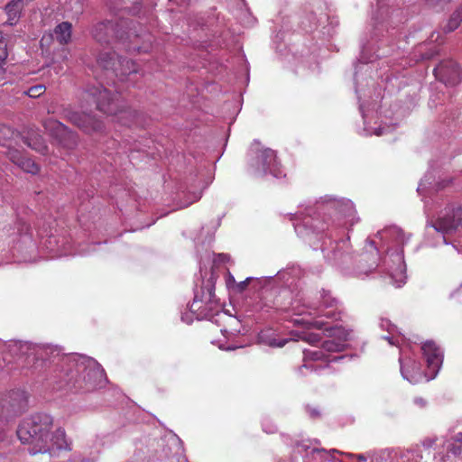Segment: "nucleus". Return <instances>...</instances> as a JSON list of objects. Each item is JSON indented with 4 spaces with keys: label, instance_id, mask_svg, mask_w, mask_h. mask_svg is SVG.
<instances>
[{
    "label": "nucleus",
    "instance_id": "f257e3e1",
    "mask_svg": "<svg viewBox=\"0 0 462 462\" xmlns=\"http://www.w3.org/2000/svg\"><path fill=\"white\" fill-rule=\"evenodd\" d=\"M295 232L314 249L322 241L320 250L324 258L340 267L346 275L364 279L376 268L387 274L379 263L380 249L376 239H366L365 252L356 255L351 252L349 237L331 240L332 233L338 228L353 226L359 221L353 202L346 199L326 195L313 205H300L295 214H291Z\"/></svg>",
    "mask_w": 462,
    "mask_h": 462
},
{
    "label": "nucleus",
    "instance_id": "f03ea898",
    "mask_svg": "<svg viewBox=\"0 0 462 462\" xmlns=\"http://www.w3.org/2000/svg\"><path fill=\"white\" fill-rule=\"evenodd\" d=\"M7 352L16 359L25 374H40L46 368L52 374L48 380L53 389L68 387L74 392H91L106 383L104 369L94 358L80 354H63L58 346L12 340Z\"/></svg>",
    "mask_w": 462,
    "mask_h": 462
},
{
    "label": "nucleus",
    "instance_id": "7ed1b4c3",
    "mask_svg": "<svg viewBox=\"0 0 462 462\" xmlns=\"http://www.w3.org/2000/svg\"><path fill=\"white\" fill-rule=\"evenodd\" d=\"M304 298L308 306L314 308L312 313H306L300 318L293 319L294 324L307 327H314L322 330L328 339L322 341L321 347L317 349L303 350V365L299 372L307 375V371L322 374L328 369V363L337 362L346 358L345 356H334L333 353L341 352L346 346V341L352 338L353 331L338 325H329L321 319L322 317L331 319H340L339 300L333 297L329 291L322 290L319 296V303H310L305 294L299 291Z\"/></svg>",
    "mask_w": 462,
    "mask_h": 462
},
{
    "label": "nucleus",
    "instance_id": "20e7f679",
    "mask_svg": "<svg viewBox=\"0 0 462 462\" xmlns=\"http://www.w3.org/2000/svg\"><path fill=\"white\" fill-rule=\"evenodd\" d=\"M402 12L394 8L393 5L383 3V0H378V8L375 15L373 17V32H371V39H363L361 41V54L357 64L355 68V84L356 93L360 102L359 110L364 120V134L365 135H377L381 136L386 133L390 126L387 127H372L368 124V114L365 109V104L361 102L363 91L361 80L363 73H367L371 67L368 63H373L376 58L384 55L376 53L379 51V43L383 44V40L380 37H384L383 31L389 32L390 28H394L402 22Z\"/></svg>",
    "mask_w": 462,
    "mask_h": 462
},
{
    "label": "nucleus",
    "instance_id": "39448f33",
    "mask_svg": "<svg viewBox=\"0 0 462 462\" xmlns=\"http://www.w3.org/2000/svg\"><path fill=\"white\" fill-rule=\"evenodd\" d=\"M411 235L404 234L396 226H387L378 231L371 239H376L379 249L385 248L386 255L382 260V267L397 288L406 282V264L403 256V246L408 243Z\"/></svg>",
    "mask_w": 462,
    "mask_h": 462
},
{
    "label": "nucleus",
    "instance_id": "423d86ee",
    "mask_svg": "<svg viewBox=\"0 0 462 462\" xmlns=\"http://www.w3.org/2000/svg\"><path fill=\"white\" fill-rule=\"evenodd\" d=\"M94 38L100 42H109L110 37H115L126 51L147 52L151 48L152 35L143 29H137L135 24L121 19L114 23L106 21L98 23L93 29Z\"/></svg>",
    "mask_w": 462,
    "mask_h": 462
},
{
    "label": "nucleus",
    "instance_id": "0eeeda50",
    "mask_svg": "<svg viewBox=\"0 0 462 462\" xmlns=\"http://www.w3.org/2000/svg\"><path fill=\"white\" fill-rule=\"evenodd\" d=\"M421 351L427 363V371L424 374L420 365L401 347L399 357L401 374L404 380L412 384L421 382L424 377L427 382L434 379L443 363V350L434 341L429 340L423 343Z\"/></svg>",
    "mask_w": 462,
    "mask_h": 462
},
{
    "label": "nucleus",
    "instance_id": "6e6552de",
    "mask_svg": "<svg viewBox=\"0 0 462 462\" xmlns=\"http://www.w3.org/2000/svg\"><path fill=\"white\" fill-rule=\"evenodd\" d=\"M53 420L47 413H36L25 418L17 429V437L23 444L28 445L31 455L47 453L51 450L50 431Z\"/></svg>",
    "mask_w": 462,
    "mask_h": 462
},
{
    "label": "nucleus",
    "instance_id": "1a4fd4ad",
    "mask_svg": "<svg viewBox=\"0 0 462 462\" xmlns=\"http://www.w3.org/2000/svg\"><path fill=\"white\" fill-rule=\"evenodd\" d=\"M255 311L263 314L271 315L279 313L285 315V318L293 319L300 318V315L312 313L311 306H308L304 302V298L300 292L293 293L290 289L284 288L280 291L275 299L271 296L263 297L254 306Z\"/></svg>",
    "mask_w": 462,
    "mask_h": 462
},
{
    "label": "nucleus",
    "instance_id": "9d476101",
    "mask_svg": "<svg viewBox=\"0 0 462 462\" xmlns=\"http://www.w3.org/2000/svg\"><path fill=\"white\" fill-rule=\"evenodd\" d=\"M462 226V208L459 205H448L440 213L435 222L427 226V236L433 240L429 244L431 246L448 245V237L456 233Z\"/></svg>",
    "mask_w": 462,
    "mask_h": 462
},
{
    "label": "nucleus",
    "instance_id": "9b49d317",
    "mask_svg": "<svg viewBox=\"0 0 462 462\" xmlns=\"http://www.w3.org/2000/svg\"><path fill=\"white\" fill-rule=\"evenodd\" d=\"M27 402V393L21 389L0 395V442L4 441L5 437L4 422L23 412Z\"/></svg>",
    "mask_w": 462,
    "mask_h": 462
},
{
    "label": "nucleus",
    "instance_id": "f8f14e48",
    "mask_svg": "<svg viewBox=\"0 0 462 462\" xmlns=\"http://www.w3.org/2000/svg\"><path fill=\"white\" fill-rule=\"evenodd\" d=\"M83 98L87 102H93L96 108L104 114L115 116L130 114L128 110L124 109L118 97H112L111 92L100 85L88 88L84 92Z\"/></svg>",
    "mask_w": 462,
    "mask_h": 462
},
{
    "label": "nucleus",
    "instance_id": "ddd939ff",
    "mask_svg": "<svg viewBox=\"0 0 462 462\" xmlns=\"http://www.w3.org/2000/svg\"><path fill=\"white\" fill-rule=\"evenodd\" d=\"M214 291L211 287L207 288V292L203 291L201 299L198 293L195 294L193 302L189 306V310L181 314V320L190 324L193 319H208L213 317L217 303L214 300Z\"/></svg>",
    "mask_w": 462,
    "mask_h": 462
},
{
    "label": "nucleus",
    "instance_id": "4468645a",
    "mask_svg": "<svg viewBox=\"0 0 462 462\" xmlns=\"http://www.w3.org/2000/svg\"><path fill=\"white\" fill-rule=\"evenodd\" d=\"M97 62L105 69H112L120 81L132 82L133 78L138 73L136 64L134 61L123 59L115 52L101 53Z\"/></svg>",
    "mask_w": 462,
    "mask_h": 462
},
{
    "label": "nucleus",
    "instance_id": "2eb2a0df",
    "mask_svg": "<svg viewBox=\"0 0 462 462\" xmlns=\"http://www.w3.org/2000/svg\"><path fill=\"white\" fill-rule=\"evenodd\" d=\"M250 167L257 176L272 175L274 178L285 176L283 170L277 160L276 153L270 148H263L255 152L250 162Z\"/></svg>",
    "mask_w": 462,
    "mask_h": 462
},
{
    "label": "nucleus",
    "instance_id": "dca6fc26",
    "mask_svg": "<svg viewBox=\"0 0 462 462\" xmlns=\"http://www.w3.org/2000/svg\"><path fill=\"white\" fill-rule=\"evenodd\" d=\"M435 77L446 86H456L462 81V71L452 60H443L434 69Z\"/></svg>",
    "mask_w": 462,
    "mask_h": 462
},
{
    "label": "nucleus",
    "instance_id": "f3484780",
    "mask_svg": "<svg viewBox=\"0 0 462 462\" xmlns=\"http://www.w3.org/2000/svg\"><path fill=\"white\" fill-rule=\"evenodd\" d=\"M68 119L85 133L90 134L102 129V122L87 113L67 112Z\"/></svg>",
    "mask_w": 462,
    "mask_h": 462
},
{
    "label": "nucleus",
    "instance_id": "a211bd4d",
    "mask_svg": "<svg viewBox=\"0 0 462 462\" xmlns=\"http://www.w3.org/2000/svg\"><path fill=\"white\" fill-rule=\"evenodd\" d=\"M297 448L299 452L307 451L305 462H342L334 456V453H338L337 449L327 451L325 449L312 448L310 451H308L310 447L305 442L298 443Z\"/></svg>",
    "mask_w": 462,
    "mask_h": 462
},
{
    "label": "nucleus",
    "instance_id": "6ab92c4d",
    "mask_svg": "<svg viewBox=\"0 0 462 462\" xmlns=\"http://www.w3.org/2000/svg\"><path fill=\"white\" fill-rule=\"evenodd\" d=\"M5 153L8 159L23 171L31 174H37L39 172V166L31 158L24 156L19 150L8 148Z\"/></svg>",
    "mask_w": 462,
    "mask_h": 462
},
{
    "label": "nucleus",
    "instance_id": "aec40b11",
    "mask_svg": "<svg viewBox=\"0 0 462 462\" xmlns=\"http://www.w3.org/2000/svg\"><path fill=\"white\" fill-rule=\"evenodd\" d=\"M448 182L446 180L435 181L433 173L428 171L421 179L417 191L423 197V199H426L428 196H431L434 192L443 189Z\"/></svg>",
    "mask_w": 462,
    "mask_h": 462
},
{
    "label": "nucleus",
    "instance_id": "412c9836",
    "mask_svg": "<svg viewBox=\"0 0 462 462\" xmlns=\"http://www.w3.org/2000/svg\"><path fill=\"white\" fill-rule=\"evenodd\" d=\"M216 311V322L223 321L224 326L221 328L220 331L225 337L228 336H236L241 331V321L232 315H228L225 312L219 313L217 310Z\"/></svg>",
    "mask_w": 462,
    "mask_h": 462
},
{
    "label": "nucleus",
    "instance_id": "4be33fe9",
    "mask_svg": "<svg viewBox=\"0 0 462 462\" xmlns=\"http://www.w3.org/2000/svg\"><path fill=\"white\" fill-rule=\"evenodd\" d=\"M380 328L388 332V335L383 337V339L387 340L390 345H400V333L395 325L392 324L387 319H382Z\"/></svg>",
    "mask_w": 462,
    "mask_h": 462
},
{
    "label": "nucleus",
    "instance_id": "5701e85b",
    "mask_svg": "<svg viewBox=\"0 0 462 462\" xmlns=\"http://www.w3.org/2000/svg\"><path fill=\"white\" fill-rule=\"evenodd\" d=\"M443 446L447 448L448 454L447 456H438L435 457V459H438L439 462H446V458L450 457V454L454 457L457 456L461 452L462 447V433H458L456 436V439L454 441L447 440L444 442Z\"/></svg>",
    "mask_w": 462,
    "mask_h": 462
},
{
    "label": "nucleus",
    "instance_id": "b1692460",
    "mask_svg": "<svg viewBox=\"0 0 462 462\" xmlns=\"http://www.w3.org/2000/svg\"><path fill=\"white\" fill-rule=\"evenodd\" d=\"M72 26L69 22L59 23L54 29V36L60 44H67L71 39Z\"/></svg>",
    "mask_w": 462,
    "mask_h": 462
},
{
    "label": "nucleus",
    "instance_id": "393cba45",
    "mask_svg": "<svg viewBox=\"0 0 462 462\" xmlns=\"http://www.w3.org/2000/svg\"><path fill=\"white\" fill-rule=\"evenodd\" d=\"M51 450L49 453L54 452V449H66L68 443L66 440V434L63 430H57L51 436L50 435Z\"/></svg>",
    "mask_w": 462,
    "mask_h": 462
},
{
    "label": "nucleus",
    "instance_id": "a878e982",
    "mask_svg": "<svg viewBox=\"0 0 462 462\" xmlns=\"http://www.w3.org/2000/svg\"><path fill=\"white\" fill-rule=\"evenodd\" d=\"M398 462H420L422 459L421 450L419 447L400 452Z\"/></svg>",
    "mask_w": 462,
    "mask_h": 462
},
{
    "label": "nucleus",
    "instance_id": "bb28decb",
    "mask_svg": "<svg viewBox=\"0 0 462 462\" xmlns=\"http://www.w3.org/2000/svg\"><path fill=\"white\" fill-rule=\"evenodd\" d=\"M23 8V0H12L5 6L6 14L9 17L10 24L14 23V21L18 17Z\"/></svg>",
    "mask_w": 462,
    "mask_h": 462
},
{
    "label": "nucleus",
    "instance_id": "cd10ccee",
    "mask_svg": "<svg viewBox=\"0 0 462 462\" xmlns=\"http://www.w3.org/2000/svg\"><path fill=\"white\" fill-rule=\"evenodd\" d=\"M462 22V5H459L454 13L451 14L450 18L448 21L447 25L444 28L446 32H450L456 30L460 23Z\"/></svg>",
    "mask_w": 462,
    "mask_h": 462
},
{
    "label": "nucleus",
    "instance_id": "c85d7f7f",
    "mask_svg": "<svg viewBox=\"0 0 462 462\" xmlns=\"http://www.w3.org/2000/svg\"><path fill=\"white\" fill-rule=\"evenodd\" d=\"M170 442L171 445L177 447L178 450L175 455L171 457V461L173 462L176 460L177 462H188L187 458L182 455V442L177 436H172L170 439Z\"/></svg>",
    "mask_w": 462,
    "mask_h": 462
},
{
    "label": "nucleus",
    "instance_id": "c756f323",
    "mask_svg": "<svg viewBox=\"0 0 462 462\" xmlns=\"http://www.w3.org/2000/svg\"><path fill=\"white\" fill-rule=\"evenodd\" d=\"M15 228L17 229L16 234L21 236L24 243H32V235L29 234L30 226L24 221L18 220ZM14 234H15L14 231L13 232V235Z\"/></svg>",
    "mask_w": 462,
    "mask_h": 462
},
{
    "label": "nucleus",
    "instance_id": "7c9ffc66",
    "mask_svg": "<svg viewBox=\"0 0 462 462\" xmlns=\"http://www.w3.org/2000/svg\"><path fill=\"white\" fill-rule=\"evenodd\" d=\"M299 273V270L296 268H288L284 271L279 272L277 273L278 279L283 280L285 284H291L292 282H290V278H293Z\"/></svg>",
    "mask_w": 462,
    "mask_h": 462
},
{
    "label": "nucleus",
    "instance_id": "2f4dec72",
    "mask_svg": "<svg viewBox=\"0 0 462 462\" xmlns=\"http://www.w3.org/2000/svg\"><path fill=\"white\" fill-rule=\"evenodd\" d=\"M97 457L88 456L86 454H74L70 459V462H97Z\"/></svg>",
    "mask_w": 462,
    "mask_h": 462
},
{
    "label": "nucleus",
    "instance_id": "473e14b6",
    "mask_svg": "<svg viewBox=\"0 0 462 462\" xmlns=\"http://www.w3.org/2000/svg\"><path fill=\"white\" fill-rule=\"evenodd\" d=\"M45 92V87L43 85H36L31 87L26 94L32 98L41 97Z\"/></svg>",
    "mask_w": 462,
    "mask_h": 462
},
{
    "label": "nucleus",
    "instance_id": "72a5a7b5",
    "mask_svg": "<svg viewBox=\"0 0 462 462\" xmlns=\"http://www.w3.org/2000/svg\"><path fill=\"white\" fill-rule=\"evenodd\" d=\"M263 430L268 434L276 432V426L273 424L271 419L264 418L262 421Z\"/></svg>",
    "mask_w": 462,
    "mask_h": 462
},
{
    "label": "nucleus",
    "instance_id": "f704fd0d",
    "mask_svg": "<svg viewBox=\"0 0 462 462\" xmlns=\"http://www.w3.org/2000/svg\"><path fill=\"white\" fill-rule=\"evenodd\" d=\"M393 453H394V457L397 456L396 451H393V450H389V449L381 450L378 454L373 455L372 458H373V461L378 462L379 458L386 459L387 457H393Z\"/></svg>",
    "mask_w": 462,
    "mask_h": 462
},
{
    "label": "nucleus",
    "instance_id": "c9c22d12",
    "mask_svg": "<svg viewBox=\"0 0 462 462\" xmlns=\"http://www.w3.org/2000/svg\"><path fill=\"white\" fill-rule=\"evenodd\" d=\"M320 19H318L316 14H310V17L308 18V22L302 21V25L305 30H312L319 23Z\"/></svg>",
    "mask_w": 462,
    "mask_h": 462
},
{
    "label": "nucleus",
    "instance_id": "e433bc0d",
    "mask_svg": "<svg viewBox=\"0 0 462 462\" xmlns=\"http://www.w3.org/2000/svg\"><path fill=\"white\" fill-rule=\"evenodd\" d=\"M12 135V130L9 126L0 124V143L5 145V141Z\"/></svg>",
    "mask_w": 462,
    "mask_h": 462
},
{
    "label": "nucleus",
    "instance_id": "4c0bfd02",
    "mask_svg": "<svg viewBox=\"0 0 462 462\" xmlns=\"http://www.w3.org/2000/svg\"><path fill=\"white\" fill-rule=\"evenodd\" d=\"M303 340L314 346L321 341V337L318 333H307L304 335Z\"/></svg>",
    "mask_w": 462,
    "mask_h": 462
},
{
    "label": "nucleus",
    "instance_id": "58836bf2",
    "mask_svg": "<svg viewBox=\"0 0 462 462\" xmlns=\"http://www.w3.org/2000/svg\"><path fill=\"white\" fill-rule=\"evenodd\" d=\"M218 225H219V223H217L216 225H214V226L212 227L213 230L211 232H208L206 236H203V234L201 233L197 237L198 242L201 243V244H204L206 242H210L212 240V238H213L214 232L217 229Z\"/></svg>",
    "mask_w": 462,
    "mask_h": 462
},
{
    "label": "nucleus",
    "instance_id": "ea45409f",
    "mask_svg": "<svg viewBox=\"0 0 462 462\" xmlns=\"http://www.w3.org/2000/svg\"><path fill=\"white\" fill-rule=\"evenodd\" d=\"M450 2L451 0H429V5L439 11L444 9Z\"/></svg>",
    "mask_w": 462,
    "mask_h": 462
},
{
    "label": "nucleus",
    "instance_id": "a19ab883",
    "mask_svg": "<svg viewBox=\"0 0 462 462\" xmlns=\"http://www.w3.org/2000/svg\"><path fill=\"white\" fill-rule=\"evenodd\" d=\"M28 146H30L31 148L36 150V151H39L41 152H44L45 150H46V146L44 145L42 138H36L35 141H34V143L32 144V143H27Z\"/></svg>",
    "mask_w": 462,
    "mask_h": 462
},
{
    "label": "nucleus",
    "instance_id": "79ce46f5",
    "mask_svg": "<svg viewBox=\"0 0 462 462\" xmlns=\"http://www.w3.org/2000/svg\"><path fill=\"white\" fill-rule=\"evenodd\" d=\"M252 277H247L245 281H242L236 284L237 291L242 292L247 287L248 282L252 280Z\"/></svg>",
    "mask_w": 462,
    "mask_h": 462
},
{
    "label": "nucleus",
    "instance_id": "37998d69",
    "mask_svg": "<svg viewBox=\"0 0 462 462\" xmlns=\"http://www.w3.org/2000/svg\"><path fill=\"white\" fill-rule=\"evenodd\" d=\"M341 454L345 455L346 457H350V458L356 457L359 462H365L367 459V457L364 454H358V455H355L352 453H341Z\"/></svg>",
    "mask_w": 462,
    "mask_h": 462
},
{
    "label": "nucleus",
    "instance_id": "c03bdc74",
    "mask_svg": "<svg viewBox=\"0 0 462 462\" xmlns=\"http://www.w3.org/2000/svg\"><path fill=\"white\" fill-rule=\"evenodd\" d=\"M413 402H414L415 405H417L420 408H424L426 406V404H427L426 400L423 399L422 397H416L413 400Z\"/></svg>",
    "mask_w": 462,
    "mask_h": 462
},
{
    "label": "nucleus",
    "instance_id": "a18cd8bd",
    "mask_svg": "<svg viewBox=\"0 0 462 462\" xmlns=\"http://www.w3.org/2000/svg\"><path fill=\"white\" fill-rule=\"evenodd\" d=\"M286 342H287V340H284V339H282V340L273 339L270 342V346L282 347Z\"/></svg>",
    "mask_w": 462,
    "mask_h": 462
},
{
    "label": "nucleus",
    "instance_id": "49530a36",
    "mask_svg": "<svg viewBox=\"0 0 462 462\" xmlns=\"http://www.w3.org/2000/svg\"><path fill=\"white\" fill-rule=\"evenodd\" d=\"M308 412L311 418H316L319 416V411L316 408H308Z\"/></svg>",
    "mask_w": 462,
    "mask_h": 462
},
{
    "label": "nucleus",
    "instance_id": "de8ad7c7",
    "mask_svg": "<svg viewBox=\"0 0 462 462\" xmlns=\"http://www.w3.org/2000/svg\"><path fill=\"white\" fill-rule=\"evenodd\" d=\"M217 258L219 262L225 263L229 260V255L226 254H217Z\"/></svg>",
    "mask_w": 462,
    "mask_h": 462
},
{
    "label": "nucleus",
    "instance_id": "09e8293b",
    "mask_svg": "<svg viewBox=\"0 0 462 462\" xmlns=\"http://www.w3.org/2000/svg\"><path fill=\"white\" fill-rule=\"evenodd\" d=\"M6 57L7 54L5 52H4L3 55H0V68H2L5 65Z\"/></svg>",
    "mask_w": 462,
    "mask_h": 462
},
{
    "label": "nucleus",
    "instance_id": "8fccbe9b",
    "mask_svg": "<svg viewBox=\"0 0 462 462\" xmlns=\"http://www.w3.org/2000/svg\"><path fill=\"white\" fill-rule=\"evenodd\" d=\"M200 198H201V192L194 193L193 199L189 204H191V203L199 200Z\"/></svg>",
    "mask_w": 462,
    "mask_h": 462
},
{
    "label": "nucleus",
    "instance_id": "3c124183",
    "mask_svg": "<svg viewBox=\"0 0 462 462\" xmlns=\"http://www.w3.org/2000/svg\"><path fill=\"white\" fill-rule=\"evenodd\" d=\"M55 124L57 125V128H58L60 131H62V132H63V131H66V130H67V127H66L63 124H61V123H60V122H56Z\"/></svg>",
    "mask_w": 462,
    "mask_h": 462
},
{
    "label": "nucleus",
    "instance_id": "603ef678",
    "mask_svg": "<svg viewBox=\"0 0 462 462\" xmlns=\"http://www.w3.org/2000/svg\"><path fill=\"white\" fill-rule=\"evenodd\" d=\"M424 446H426L427 448L431 447L432 446V441L429 440V442H424Z\"/></svg>",
    "mask_w": 462,
    "mask_h": 462
},
{
    "label": "nucleus",
    "instance_id": "864d4df0",
    "mask_svg": "<svg viewBox=\"0 0 462 462\" xmlns=\"http://www.w3.org/2000/svg\"><path fill=\"white\" fill-rule=\"evenodd\" d=\"M236 346H228V347H226V348H225V349H226V350H234V349H236Z\"/></svg>",
    "mask_w": 462,
    "mask_h": 462
},
{
    "label": "nucleus",
    "instance_id": "5fc2aeb1",
    "mask_svg": "<svg viewBox=\"0 0 462 462\" xmlns=\"http://www.w3.org/2000/svg\"><path fill=\"white\" fill-rule=\"evenodd\" d=\"M428 203H429V201L425 199V208L429 207ZM426 211H429V208H426Z\"/></svg>",
    "mask_w": 462,
    "mask_h": 462
},
{
    "label": "nucleus",
    "instance_id": "6e6d98bb",
    "mask_svg": "<svg viewBox=\"0 0 462 462\" xmlns=\"http://www.w3.org/2000/svg\"><path fill=\"white\" fill-rule=\"evenodd\" d=\"M48 248H50L51 251H55V249L51 245L48 246Z\"/></svg>",
    "mask_w": 462,
    "mask_h": 462
},
{
    "label": "nucleus",
    "instance_id": "4d7b16f0",
    "mask_svg": "<svg viewBox=\"0 0 462 462\" xmlns=\"http://www.w3.org/2000/svg\"><path fill=\"white\" fill-rule=\"evenodd\" d=\"M3 40V33L0 32V42Z\"/></svg>",
    "mask_w": 462,
    "mask_h": 462
},
{
    "label": "nucleus",
    "instance_id": "13d9d810",
    "mask_svg": "<svg viewBox=\"0 0 462 462\" xmlns=\"http://www.w3.org/2000/svg\"><path fill=\"white\" fill-rule=\"evenodd\" d=\"M0 462H5V459L0 457Z\"/></svg>",
    "mask_w": 462,
    "mask_h": 462
}]
</instances>
